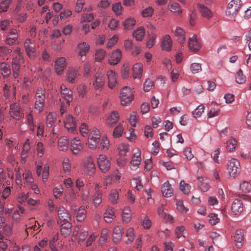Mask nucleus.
<instances>
[{"label":"nucleus","mask_w":251,"mask_h":251,"mask_svg":"<svg viewBox=\"0 0 251 251\" xmlns=\"http://www.w3.org/2000/svg\"><path fill=\"white\" fill-rule=\"evenodd\" d=\"M60 89L62 97L66 101L67 104L69 106L70 103L73 100L72 91L70 89L67 88L64 85H62L61 86Z\"/></svg>","instance_id":"2eb2a0df"},{"label":"nucleus","mask_w":251,"mask_h":251,"mask_svg":"<svg viewBox=\"0 0 251 251\" xmlns=\"http://www.w3.org/2000/svg\"><path fill=\"white\" fill-rule=\"evenodd\" d=\"M12 1V0H2L1 1V12L7 11Z\"/></svg>","instance_id":"338daca9"},{"label":"nucleus","mask_w":251,"mask_h":251,"mask_svg":"<svg viewBox=\"0 0 251 251\" xmlns=\"http://www.w3.org/2000/svg\"><path fill=\"white\" fill-rule=\"evenodd\" d=\"M115 218L114 211L112 208L108 207L104 214V218L106 223H109Z\"/></svg>","instance_id":"473e14b6"},{"label":"nucleus","mask_w":251,"mask_h":251,"mask_svg":"<svg viewBox=\"0 0 251 251\" xmlns=\"http://www.w3.org/2000/svg\"><path fill=\"white\" fill-rule=\"evenodd\" d=\"M124 131L123 124L120 123L114 129L113 136L115 138H118L122 136Z\"/></svg>","instance_id":"37998d69"},{"label":"nucleus","mask_w":251,"mask_h":251,"mask_svg":"<svg viewBox=\"0 0 251 251\" xmlns=\"http://www.w3.org/2000/svg\"><path fill=\"white\" fill-rule=\"evenodd\" d=\"M136 24V21L132 18H128L125 20L123 25L126 30H129L132 29Z\"/></svg>","instance_id":"4c0bfd02"},{"label":"nucleus","mask_w":251,"mask_h":251,"mask_svg":"<svg viewBox=\"0 0 251 251\" xmlns=\"http://www.w3.org/2000/svg\"><path fill=\"white\" fill-rule=\"evenodd\" d=\"M56 118V115L54 113H49L47 116V126L51 127L53 125Z\"/></svg>","instance_id":"8fccbe9b"},{"label":"nucleus","mask_w":251,"mask_h":251,"mask_svg":"<svg viewBox=\"0 0 251 251\" xmlns=\"http://www.w3.org/2000/svg\"><path fill=\"white\" fill-rule=\"evenodd\" d=\"M161 191L163 195L167 198L170 197L173 193V189L168 182H166L162 185Z\"/></svg>","instance_id":"393cba45"},{"label":"nucleus","mask_w":251,"mask_h":251,"mask_svg":"<svg viewBox=\"0 0 251 251\" xmlns=\"http://www.w3.org/2000/svg\"><path fill=\"white\" fill-rule=\"evenodd\" d=\"M79 131L82 136L86 137L89 132L90 129L87 124L82 123L79 127Z\"/></svg>","instance_id":"603ef678"},{"label":"nucleus","mask_w":251,"mask_h":251,"mask_svg":"<svg viewBox=\"0 0 251 251\" xmlns=\"http://www.w3.org/2000/svg\"><path fill=\"white\" fill-rule=\"evenodd\" d=\"M83 167L84 172L88 175L91 176L94 174L96 168L91 157H86L83 160Z\"/></svg>","instance_id":"1a4fd4ad"},{"label":"nucleus","mask_w":251,"mask_h":251,"mask_svg":"<svg viewBox=\"0 0 251 251\" xmlns=\"http://www.w3.org/2000/svg\"><path fill=\"white\" fill-rule=\"evenodd\" d=\"M86 211L85 208L83 206L79 207L76 215V218L77 221L79 222L83 221L86 217Z\"/></svg>","instance_id":"de8ad7c7"},{"label":"nucleus","mask_w":251,"mask_h":251,"mask_svg":"<svg viewBox=\"0 0 251 251\" xmlns=\"http://www.w3.org/2000/svg\"><path fill=\"white\" fill-rule=\"evenodd\" d=\"M11 74L9 65L5 63L1 62V75L7 77Z\"/></svg>","instance_id":"79ce46f5"},{"label":"nucleus","mask_w":251,"mask_h":251,"mask_svg":"<svg viewBox=\"0 0 251 251\" xmlns=\"http://www.w3.org/2000/svg\"><path fill=\"white\" fill-rule=\"evenodd\" d=\"M105 82V78L103 75L100 73H96L94 76V81L93 83L95 90L99 92L101 91L104 87Z\"/></svg>","instance_id":"423d86ee"},{"label":"nucleus","mask_w":251,"mask_h":251,"mask_svg":"<svg viewBox=\"0 0 251 251\" xmlns=\"http://www.w3.org/2000/svg\"><path fill=\"white\" fill-rule=\"evenodd\" d=\"M169 9L173 13L179 15L182 13L180 5L177 3H170L168 5Z\"/></svg>","instance_id":"c03bdc74"},{"label":"nucleus","mask_w":251,"mask_h":251,"mask_svg":"<svg viewBox=\"0 0 251 251\" xmlns=\"http://www.w3.org/2000/svg\"><path fill=\"white\" fill-rule=\"evenodd\" d=\"M18 35L16 29L12 28L8 33L5 39L6 44L12 45L15 42L18 38Z\"/></svg>","instance_id":"6ab92c4d"},{"label":"nucleus","mask_w":251,"mask_h":251,"mask_svg":"<svg viewBox=\"0 0 251 251\" xmlns=\"http://www.w3.org/2000/svg\"><path fill=\"white\" fill-rule=\"evenodd\" d=\"M133 77L134 78H141L142 74V65L141 64L136 63L133 66Z\"/></svg>","instance_id":"c85d7f7f"},{"label":"nucleus","mask_w":251,"mask_h":251,"mask_svg":"<svg viewBox=\"0 0 251 251\" xmlns=\"http://www.w3.org/2000/svg\"><path fill=\"white\" fill-rule=\"evenodd\" d=\"M153 13V9L152 7H149L142 12V15L143 17H151Z\"/></svg>","instance_id":"0e129e2a"},{"label":"nucleus","mask_w":251,"mask_h":251,"mask_svg":"<svg viewBox=\"0 0 251 251\" xmlns=\"http://www.w3.org/2000/svg\"><path fill=\"white\" fill-rule=\"evenodd\" d=\"M145 35V29L143 27L138 28L133 32V36L134 37L137 41H141Z\"/></svg>","instance_id":"e433bc0d"},{"label":"nucleus","mask_w":251,"mask_h":251,"mask_svg":"<svg viewBox=\"0 0 251 251\" xmlns=\"http://www.w3.org/2000/svg\"><path fill=\"white\" fill-rule=\"evenodd\" d=\"M9 112L11 116L16 120H19L24 116L23 109L18 103L11 104Z\"/></svg>","instance_id":"0eeeda50"},{"label":"nucleus","mask_w":251,"mask_h":251,"mask_svg":"<svg viewBox=\"0 0 251 251\" xmlns=\"http://www.w3.org/2000/svg\"><path fill=\"white\" fill-rule=\"evenodd\" d=\"M108 79V87L112 89L117 84V78L115 72L112 70H109L107 73Z\"/></svg>","instance_id":"b1692460"},{"label":"nucleus","mask_w":251,"mask_h":251,"mask_svg":"<svg viewBox=\"0 0 251 251\" xmlns=\"http://www.w3.org/2000/svg\"><path fill=\"white\" fill-rule=\"evenodd\" d=\"M244 230L239 229L236 230L235 236H234V241L236 243V246L238 248H241L243 244Z\"/></svg>","instance_id":"5701e85b"},{"label":"nucleus","mask_w":251,"mask_h":251,"mask_svg":"<svg viewBox=\"0 0 251 251\" xmlns=\"http://www.w3.org/2000/svg\"><path fill=\"white\" fill-rule=\"evenodd\" d=\"M120 98L122 105H127L130 104L134 98L131 88L126 86L124 87L121 90Z\"/></svg>","instance_id":"f03ea898"},{"label":"nucleus","mask_w":251,"mask_h":251,"mask_svg":"<svg viewBox=\"0 0 251 251\" xmlns=\"http://www.w3.org/2000/svg\"><path fill=\"white\" fill-rule=\"evenodd\" d=\"M67 65L64 57L58 58L55 61V70L56 74L61 75L63 73Z\"/></svg>","instance_id":"4468645a"},{"label":"nucleus","mask_w":251,"mask_h":251,"mask_svg":"<svg viewBox=\"0 0 251 251\" xmlns=\"http://www.w3.org/2000/svg\"><path fill=\"white\" fill-rule=\"evenodd\" d=\"M83 144L78 138H73L71 142V149L74 154H77L82 150Z\"/></svg>","instance_id":"ddd939ff"},{"label":"nucleus","mask_w":251,"mask_h":251,"mask_svg":"<svg viewBox=\"0 0 251 251\" xmlns=\"http://www.w3.org/2000/svg\"><path fill=\"white\" fill-rule=\"evenodd\" d=\"M175 36L177 37V40L180 43H183L185 41V32L183 30L179 27H177L175 32Z\"/></svg>","instance_id":"72a5a7b5"},{"label":"nucleus","mask_w":251,"mask_h":251,"mask_svg":"<svg viewBox=\"0 0 251 251\" xmlns=\"http://www.w3.org/2000/svg\"><path fill=\"white\" fill-rule=\"evenodd\" d=\"M237 145L236 140L233 137H231L226 142V149L229 151H231L234 150Z\"/></svg>","instance_id":"58836bf2"},{"label":"nucleus","mask_w":251,"mask_h":251,"mask_svg":"<svg viewBox=\"0 0 251 251\" xmlns=\"http://www.w3.org/2000/svg\"><path fill=\"white\" fill-rule=\"evenodd\" d=\"M100 132L99 129H93L88 138V145L89 148L94 150L98 147L100 141Z\"/></svg>","instance_id":"39448f33"},{"label":"nucleus","mask_w":251,"mask_h":251,"mask_svg":"<svg viewBox=\"0 0 251 251\" xmlns=\"http://www.w3.org/2000/svg\"><path fill=\"white\" fill-rule=\"evenodd\" d=\"M76 199V195L74 191H71L64 196V199L66 202L71 203Z\"/></svg>","instance_id":"5fc2aeb1"},{"label":"nucleus","mask_w":251,"mask_h":251,"mask_svg":"<svg viewBox=\"0 0 251 251\" xmlns=\"http://www.w3.org/2000/svg\"><path fill=\"white\" fill-rule=\"evenodd\" d=\"M141 153L139 151L135 152L133 156L132 160L130 162V169L133 171L136 170L141 163Z\"/></svg>","instance_id":"f3484780"},{"label":"nucleus","mask_w":251,"mask_h":251,"mask_svg":"<svg viewBox=\"0 0 251 251\" xmlns=\"http://www.w3.org/2000/svg\"><path fill=\"white\" fill-rule=\"evenodd\" d=\"M69 141L65 136L61 137L58 141V148L61 151H66L68 150Z\"/></svg>","instance_id":"c756f323"},{"label":"nucleus","mask_w":251,"mask_h":251,"mask_svg":"<svg viewBox=\"0 0 251 251\" xmlns=\"http://www.w3.org/2000/svg\"><path fill=\"white\" fill-rule=\"evenodd\" d=\"M123 228L119 226H115L113 229L112 240L115 244L120 242L123 236Z\"/></svg>","instance_id":"a211bd4d"},{"label":"nucleus","mask_w":251,"mask_h":251,"mask_svg":"<svg viewBox=\"0 0 251 251\" xmlns=\"http://www.w3.org/2000/svg\"><path fill=\"white\" fill-rule=\"evenodd\" d=\"M190 68L193 74L198 73L201 70V64L197 63H192L191 65Z\"/></svg>","instance_id":"e2e57ef3"},{"label":"nucleus","mask_w":251,"mask_h":251,"mask_svg":"<svg viewBox=\"0 0 251 251\" xmlns=\"http://www.w3.org/2000/svg\"><path fill=\"white\" fill-rule=\"evenodd\" d=\"M240 169V164L238 160L232 158L228 160L227 170L230 177L235 178L239 174Z\"/></svg>","instance_id":"f257e3e1"},{"label":"nucleus","mask_w":251,"mask_h":251,"mask_svg":"<svg viewBox=\"0 0 251 251\" xmlns=\"http://www.w3.org/2000/svg\"><path fill=\"white\" fill-rule=\"evenodd\" d=\"M134 234V229L132 227H130L127 230L126 236L127 239L126 241V244H130L133 241Z\"/></svg>","instance_id":"864d4df0"},{"label":"nucleus","mask_w":251,"mask_h":251,"mask_svg":"<svg viewBox=\"0 0 251 251\" xmlns=\"http://www.w3.org/2000/svg\"><path fill=\"white\" fill-rule=\"evenodd\" d=\"M122 218L124 222L127 223L131 219V214L130 208L129 206H126L123 209L122 212Z\"/></svg>","instance_id":"c9c22d12"},{"label":"nucleus","mask_w":251,"mask_h":251,"mask_svg":"<svg viewBox=\"0 0 251 251\" xmlns=\"http://www.w3.org/2000/svg\"><path fill=\"white\" fill-rule=\"evenodd\" d=\"M77 48L79 50L78 54L81 56L86 55L90 49L89 45L85 42L80 43Z\"/></svg>","instance_id":"2f4dec72"},{"label":"nucleus","mask_w":251,"mask_h":251,"mask_svg":"<svg viewBox=\"0 0 251 251\" xmlns=\"http://www.w3.org/2000/svg\"><path fill=\"white\" fill-rule=\"evenodd\" d=\"M204 107L203 105H199L197 108L193 112V114L195 117H199L203 112Z\"/></svg>","instance_id":"680f3d73"},{"label":"nucleus","mask_w":251,"mask_h":251,"mask_svg":"<svg viewBox=\"0 0 251 251\" xmlns=\"http://www.w3.org/2000/svg\"><path fill=\"white\" fill-rule=\"evenodd\" d=\"M109 200L113 204L117 203L119 200V193L117 190H111L109 196Z\"/></svg>","instance_id":"a18cd8bd"},{"label":"nucleus","mask_w":251,"mask_h":251,"mask_svg":"<svg viewBox=\"0 0 251 251\" xmlns=\"http://www.w3.org/2000/svg\"><path fill=\"white\" fill-rule=\"evenodd\" d=\"M24 48L27 56L30 59H34L36 57L35 48L29 38L25 40L24 43Z\"/></svg>","instance_id":"9b49d317"},{"label":"nucleus","mask_w":251,"mask_h":251,"mask_svg":"<svg viewBox=\"0 0 251 251\" xmlns=\"http://www.w3.org/2000/svg\"><path fill=\"white\" fill-rule=\"evenodd\" d=\"M122 57L121 51L117 49L113 52L109 59L108 62L110 65H116L121 60Z\"/></svg>","instance_id":"aec40b11"},{"label":"nucleus","mask_w":251,"mask_h":251,"mask_svg":"<svg viewBox=\"0 0 251 251\" xmlns=\"http://www.w3.org/2000/svg\"><path fill=\"white\" fill-rule=\"evenodd\" d=\"M109 144L107 138L106 137H103L101 139L99 147H101V149L103 151H107L109 148Z\"/></svg>","instance_id":"052dcab7"},{"label":"nucleus","mask_w":251,"mask_h":251,"mask_svg":"<svg viewBox=\"0 0 251 251\" xmlns=\"http://www.w3.org/2000/svg\"><path fill=\"white\" fill-rule=\"evenodd\" d=\"M119 119V114L117 111L114 110L105 116V123L109 126L115 125Z\"/></svg>","instance_id":"9d476101"},{"label":"nucleus","mask_w":251,"mask_h":251,"mask_svg":"<svg viewBox=\"0 0 251 251\" xmlns=\"http://www.w3.org/2000/svg\"><path fill=\"white\" fill-rule=\"evenodd\" d=\"M242 5L241 0H232L228 4L226 15L230 17H234Z\"/></svg>","instance_id":"20e7f679"},{"label":"nucleus","mask_w":251,"mask_h":251,"mask_svg":"<svg viewBox=\"0 0 251 251\" xmlns=\"http://www.w3.org/2000/svg\"><path fill=\"white\" fill-rule=\"evenodd\" d=\"M231 210L235 215L240 214L243 210L242 201L239 199H235L231 204Z\"/></svg>","instance_id":"dca6fc26"},{"label":"nucleus","mask_w":251,"mask_h":251,"mask_svg":"<svg viewBox=\"0 0 251 251\" xmlns=\"http://www.w3.org/2000/svg\"><path fill=\"white\" fill-rule=\"evenodd\" d=\"M72 224L71 223L66 222L62 224L60 226L61 234L65 237L69 236L71 233Z\"/></svg>","instance_id":"cd10ccee"},{"label":"nucleus","mask_w":251,"mask_h":251,"mask_svg":"<svg viewBox=\"0 0 251 251\" xmlns=\"http://www.w3.org/2000/svg\"><path fill=\"white\" fill-rule=\"evenodd\" d=\"M45 95L42 88H38L35 93V108L39 112L42 111L44 107Z\"/></svg>","instance_id":"7ed1b4c3"},{"label":"nucleus","mask_w":251,"mask_h":251,"mask_svg":"<svg viewBox=\"0 0 251 251\" xmlns=\"http://www.w3.org/2000/svg\"><path fill=\"white\" fill-rule=\"evenodd\" d=\"M137 113L136 112H132L129 118V122L132 126H135L137 122Z\"/></svg>","instance_id":"bf43d9fd"},{"label":"nucleus","mask_w":251,"mask_h":251,"mask_svg":"<svg viewBox=\"0 0 251 251\" xmlns=\"http://www.w3.org/2000/svg\"><path fill=\"white\" fill-rule=\"evenodd\" d=\"M106 54L105 50L103 49H99L96 50L95 53V60L97 62L101 61Z\"/></svg>","instance_id":"3c124183"},{"label":"nucleus","mask_w":251,"mask_h":251,"mask_svg":"<svg viewBox=\"0 0 251 251\" xmlns=\"http://www.w3.org/2000/svg\"><path fill=\"white\" fill-rule=\"evenodd\" d=\"M235 80L238 84H243L246 81V77L243 75L241 69L239 70L235 75Z\"/></svg>","instance_id":"a19ab883"},{"label":"nucleus","mask_w":251,"mask_h":251,"mask_svg":"<svg viewBox=\"0 0 251 251\" xmlns=\"http://www.w3.org/2000/svg\"><path fill=\"white\" fill-rule=\"evenodd\" d=\"M172 45V40L169 35H165L162 38L161 46L163 50L167 51L171 50Z\"/></svg>","instance_id":"a878e982"},{"label":"nucleus","mask_w":251,"mask_h":251,"mask_svg":"<svg viewBox=\"0 0 251 251\" xmlns=\"http://www.w3.org/2000/svg\"><path fill=\"white\" fill-rule=\"evenodd\" d=\"M156 35L154 33H151V37L147 42V47L149 48H151L154 45Z\"/></svg>","instance_id":"69168bd1"},{"label":"nucleus","mask_w":251,"mask_h":251,"mask_svg":"<svg viewBox=\"0 0 251 251\" xmlns=\"http://www.w3.org/2000/svg\"><path fill=\"white\" fill-rule=\"evenodd\" d=\"M198 6L201 15L203 17L207 19H210L212 17L213 13L208 8L201 4H198Z\"/></svg>","instance_id":"bb28decb"},{"label":"nucleus","mask_w":251,"mask_h":251,"mask_svg":"<svg viewBox=\"0 0 251 251\" xmlns=\"http://www.w3.org/2000/svg\"><path fill=\"white\" fill-rule=\"evenodd\" d=\"M119 153L121 156H126V153L129 151V146L126 143H121L119 147Z\"/></svg>","instance_id":"09e8293b"},{"label":"nucleus","mask_w":251,"mask_h":251,"mask_svg":"<svg viewBox=\"0 0 251 251\" xmlns=\"http://www.w3.org/2000/svg\"><path fill=\"white\" fill-rule=\"evenodd\" d=\"M98 164L100 170L103 173L107 172L111 166L110 160L104 155H100L98 158Z\"/></svg>","instance_id":"6e6552de"},{"label":"nucleus","mask_w":251,"mask_h":251,"mask_svg":"<svg viewBox=\"0 0 251 251\" xmlns=\"http://www.w3.org/2000/svg\"><path fill=\"white\" fill-rule=\"evenodd\" d=\"M191 187L189 184L185 183L183 180L180 182V189L185 194H188L190 192Z\"/></svg>","instance_id":"4d7b16f0"},{"label":"nucleus","mask_w":251,"mask_h":251,"mask_svg":"<svg viewBox=\"0 0 251 251\" xmlns=\"http://www.w3.org/2000/svg\"><path fill=\"white\" fill-rule=\"evenodd\" d=\"M58 218L61 221L68 222L71 219L69 213L63 206H60L57 210Z\"/></svg>","instance_id":"4be33fe9"},{"label":"nucleus","mask_w":251,"mask_h":251,"mask_svg":"<svg viewBox=\"0 0 251 251\" xmlns=\"http://www.w3.org/2000/svg\"><path fill=\"white\" fill-rule=\"evenodd\" d=\"M188 47L190 50L193 52H197L200 50L201 46L196 38V35H194L192 38H190Z\"/></svg>","instance_id":"412c9836"},{"label":"nucleus","mask_w":251,"mask_h":251,"mask_svg":"<svg viewBox=\"0 0 251 251\" xmlns=\"http://www.w3.org/2000/svg\"><path fill=\"white\" fill-rule=\"evenodd\" d=\"M153 85V81L150 79L146 80L144 84V90L145 92L149 91Z\"/></svg>","instance_id":"774afa93"},{"label":"nucleus","mask_w":251,"mask_h":251,"mask_svg":"<svg viewBox=\"0 0 251 251\" xmlns=\"http://www.w3.org/2000/svg\"><path fill=\"white\" fill-rule=\"evenodd\" d=\"M141 223L143 227L145 229H149L151 226V222L147 216L143 217L141 218Z\"/></svg>","instance_id":"13d9d810"},{"label":"nucleus","mask_w":251,"mask_h":251,"mask_svg":"<svg viewBox=\"0 0 251 251\" xmlns=\"http://www.w3.org/2000/svg\"><path fill=\"white\" fill-rule=\"evenodd\" d=\"M102 193L100 190L96 191L93 197V203L95 206H98L101 202Z\"/></svg>","instance_id":"ea45409f"},{"label":"nucleus","mask_w":251,"mask_h":251,"mask_svg":"<svg viewBox=\"0 0 251 251\" xmlns=\"http://www.w3.org/2000/svg\"><path fill=\"white\" fill-rule=\"evenodd\" d=\"M78 75L77 70L75 68H69L67 75V80L71 83H74Z\"/></svg>","instance_id":"7c9ffc66"},{"label":"nucleus","mask_w":251,"mask_h":251,"mask_svg":"<svg viewBox=\"0 0 251 251\" xmlns=\"http://www.w3.org/2000/svg\"><path fill=\"white\" fill-rule=\"evenodd\" d=\"M108 233L109 230L107 228H104L101 230L99 240V243L100 245H103L106 242Z\"/></svg>","instance_id":"49530a36"},{"label":"nucleus","mask_w":251,"mask_h":251,"mask_svg":"<svg viewBox=\"0 0 251 251\" xmlns=\"http://www.w3.org/2000/svg\"><path fill=\"white\" fill-rule=\"evenodd\" d=\"M240 189L245 193L251 191V184L248 181H243L240 185Z\"/></svg>","instance_id":"6e6d98bb"},{"label":"nucleus","mask_w":251,"mask_h":251,"mask_svg":"<svg viewBox=\"0 0 251 251\" xmlns=\"http://www.w3.org/2000/svg\"><path fill=\"white\" fill-rule=\"evenodd\" d=\"M64 126L70 133H75L76 132V121L72 115H68L64 121Z\"/></svg>","instance_id":"f8f14e48"},{"label":"nucleus","mask_w":251,"mask_h":251,"mask_svg":"<svg viewBox=\"0 0 251 251\" xmlns=\"http://www.w3.org/2000/svg\"><path fill=\"white\" fill-rule=\"evenodd\" d=\"M199 179V183L198 184L199 187L201 190L203 192H206L209 188L208 184V180L206 178L204 179L203 177H198Z\"/></svg>","instance_id":"f704fd0d"}]
</instances>
